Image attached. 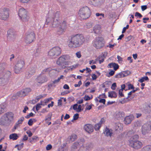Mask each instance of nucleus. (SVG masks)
Returning <instances> with one entry per match:
<instances>
[{
  "label": "nucleus",
  "mask_w": 151,
  "mask_h": 151,
  "mask_svg": "<svg viewBox=\"0 0 151 151\" xmlns=\"http://www.w3.org/2000/svg\"><path fill=\"white\" fill-rule=\"evenodd\" d=\"M58 17V13L50 12L48 13L46 22L47 24H49L50 27L58 28L61 22Z\"/></svg>",
  "instance_id": "obj_1"
},
{
  "label": "nucleus",
  "mask_w": 151,
  "mask_h": 151,
  "mask_svg": "<svg viewBox=\"0 0 151 151\" xmlns=\"http://www.w3.org/2000/svg\"><path fill=\"white\" fill-rule=\"evenodd\" d=\"M85 41L84 36L80 34L72 36L68 43V46L70 48H75L81 46Z\"/></svg>",
  "instance_id": "obj_2"
},
{
  "label": "nucleus",
  "mask_w": 151,
  "mask_h": 151,
  "mask_svg": "<svg viewBox=\"0 0 151 151\" xmlns=\"http://www.w3.org/2000/svg\"><path fill=\"white\" fill-rule=\"evenodd\" d=\"M80 146L78 151H89L91 147V144L88 142H83L81 140L75 142L72 146L73 149L77 148L78 146Z\"/></svg>",
  "instance_id": "obj_3"
},
{
  "label": "nucleus",
  "mask_w": 151,
  "mask_h": 151,
  "mask_svg": "<svg viewBox=\"0 0 151 151\" xmlns=\"http://www.w3.org/2000/svg\"><path fill=\"white\" fill-rule=\"evenodd\" d=\"M139 137L138 135H135L133 137L130 138L129 140V146L136 149L140 148L142 146V143L137 140Z\"/></svg>",
  "instance_id": "obj_4"
},
{
  "label": "nucleus",
  "mask_w": 151,
  "mask_h": 151,
  "mask_svg": "<svg viewBox=\"0 0 151 151\" xmlns=\"http://www.w3.org/2000/svg\"><path fill=\"white\" fill-rule=\"evenodd\" d=\"M90 12L87 6L81 8L78 13V15L82 19L88 18L90 16Z\"/></svg>",
  "instance_id": "obj_5"
},
{
  "label": "nucleus",
  "mask_w": 151,
  "mask_h": 151,
  "mask_svg": "<svg viewBox=\"0 0 151 151\" xmlns=\"http://www.w3.org/2000/svg\"><path fill=\"white\" fill-rule=\"evenodd\" d=\"M18 14L22 21L24 23L27 22L29 19L27 14V12L26 9L21 8L19 9Z\"/></svg>",
  "instance_id": "obj_6"
},
{
  "label": "nucleus",
  "mask_w": 151,
  "mask_h": 151,
  "mask_svg": "<svg viewBox=\"0 0 151 151\" xmlns=\"http://www.w3.org/2000/svg\"><path fill=\"white\" fill-rule=\"evenodd\" d=\"M35 39V35L33 31L28 32L25 34L24 42L26 43L30 44Z\"/></svg>",
  "instance_id": "obj_7"
},
{
  "label": "nucleus",
  "mask_w": 151,
  "mask_h": 151,
  "mask_svg": "<svg viewBox=\"0 0 151 151\" xmlns=\"http://www.w3.org/2000/svg\"><path fill=\"white\" fill-rule=\"evenodd\" d=\"M61 51V50L59 47H55L50 50L48 54L51 57L55 58L60 54Z\"/></svg>",
  "instance_id": "obj_8"
},
{
  "label": "nucleus",
  "mask_w": 151,
  "mask_h": 151,
  "mask_svg": "<svg viewBox=\"0 0 151 151\" xmlns=\"http://www.w3.org/2000/svg\"><path fill=\"white\" fill-rule=\"evenodd\" d=\"M68 56L63 55L60 57L56 61L57 64L59 65L62 68H64L68 62L66 61L67 60Z\"/></svg>",
  "instance_id": "obj_9"
},
{
  "label": "nucleus",
  "mask_w": 151,
  "mask_h": 151,
  "mask_svg": "<svg viewBox=\"0 0 151 151\" xmlns=\"http://www.w3.org/2000/svg\"><path fill=\"white\" fill-rule=\"evenodd\" d=\"M93 45L97 49H101L104 45V42L103 39L100 37L96 38L94 40Z\"/></svg>",
  "instance_id": "obj_10"
},
{
  "label": "nucleus",
  "mask_w": 151,
  "mask_h": 151,
  "mask_svg": "<svg viewBox=\"0 0 151 151\" xmlns=\"http://www.w3.org/2000/svg\"><path fill=\"white\" fill-rule=\"evenodd\" d=\"M24 65V62L23 60H18L15 65V72L16 73H19L22 71Z\"/></svg>",
  "instance_id": "obj_11"
},
{
  "label": "nucleus",
  "mask_w": 151,
  "mask_h": 151,
  "mask_svg": "<svg viewBox=\"0 0 151 151\" xmlns=\"http://www.w3.org/2000/svg\"><path fill=\"white\" fill-rule=\"evenodd\" d=\"M67 28V26L65 22H61L58 28V32L59 34H62L65 32Z\"/></svg>",
  "instance_id": "obj_12"
},
{
  "label": "nucleus",
  "mask_w": 151,
  "mask_h": 151,
  "mask_svg": "<svg viewBox=\"0 0 151 151\" xmlns=\"http://www.w3.org/2000/svg\"><path fill=\"white\" fill-rule=\"evenodd\" d=\"M150 125L149 124L146 123L143 124L141 128V132L143 135H145L148 133L150 131Z\"/></svg>",
  "instance_id": "obj_13"
},
{
  "label": "nucleus",
  "mask_w": 151,
  "mask_h": 151,
  "mask_svg": "<svg viewBox=\"0 0 151 151\" xmlns=\"http://www.w3.org/2000/svg\"><path fill=\"white\" fill-rule=\"evenodd\" d=\"M0 17L2 20H6L9 17V14L8 10L5 9H3L0 13Z\"/></svg>",
  "instance_id": "obj_14"
},
{
  "label": "nucleus",
  "mask_w": 151,
  "mask_h": 151,
  "mask_svg": "<svg viewBox=\"0 0 151 151\" xmlns=\"http://www.w3.org/2000/svg\"><path fill=\"white\" fill-rule=\"evenodd\" d=\"M104 0H89V3L95 6H100L103 4Z\"/></svg>",
  "instance_id": "obj_15"
},
{
  "label": "nucleus",
  "mask_w": 151,
  "mask_h": 151,
  "mask_svg": "<svg viewBox=\"0 0 151 151\" xmlns=\"http://www.w3.org/2000/svg\"><path fill=\"white\" fill-rule=\"evenodd\" d=\"M9 77L7 75H5L0 78V85L4 86L6 84L9 82Z\"/></svg>",
  "instance_id": "obj_16"
},
{
  "label": "nucleus",
  "mask_w": 151,
  "mask_h": 151,
  "mask_svg": "<svg viewBox=\"0 0 151 151\" xmlns=\"http://www.w3.org/2000/svg\"><path fill=\"white\" fill-rule=\"evenodd\" d=\"M16 37L14 31L12 29H9L7 32V37L8 39L13 40Z\"/></svg>",
  "instance_id": "obj_17"
},
{
  "label": "nucleus",
  "mask_w": 151,
  "mask_h": 151,
  "mask_svg": "<svg viewBox=\"0 0 151 151\" xmlns=\"http://www.w3.org/2000/svg\"><path fill=\"white\" fill-rule=\"evenodd\" d=\"M84 129L87 132L90 133L93 131V125L90 124H85L84 127Z\"/></svg>",
  "instance_id": "obj_18"
},
{
  "label": "nucleus",
  "mask_w": 151,
  "mask_h": 151,
  "mask_svg": "<svg viewBox=\"0 0 151 151\" xmlns=\"http://www.w3.org/2000/svg\"><path fill=\"white\" fill-rule=\"evenodd\" d=\"M47 81V79L45 76H40L36 79V82L38 83L42 84Z\"/></svg>",
  "instance_id": "obj_19"
},
{
  "label": "nucleus",
  "mask_w": 151,
  "mask_h": 151,
  "mask_svg": "<svg viewBox=\"0 0 151 151\" xmlns=\"http://www.w3.org/2000/svg\"><path fill=\"white\" fill-rule=\"evenodd\" d=\"M9 123L12 121L14 119V114L12 112H8L4 114Z\"/></svg>",
  "instance_id": "obj_20"
},
{
  "label": "nucleus",
  "mask_w": 151,
  "mask_h": 151,
  "mask_svg": "<svg viewBox=\"0 0 151 151\" xmlns=\"http://www.w3.org/2000/svg\"><path fill=\"white\" fill-rule=\"evenodd\" d=\"M9 123L6 116L4 114L0 118V124L1 125H5Z\"/></svg>",
  "instance_id": "obj_21"
},
{
  "label": "nucleus",
  "mask_w": 151,
  "mask_h": 151,
  "mask_svg": "<svg viewBox=\"0 0 151 151\" xmlns=\"http://www.w3.org/2000/svg\"><path fill=\"white\" fill-rule=\"evenodd\" d=\"M123 129V125L122 124L118 122L115 124V130L119 132H121L122 131Z\"/></svg>",
  "instance_id": "obj_22"
},
{
  "label": "nucleus",
  "mask_w": 151,
  "mask_h": 151,
  "mask_svg": "<svg viewBox=\"0 0 151 151\" xmlns=\"http://www.w3.org/2000/svg\"><path fill=\"white\" fill-rule=\"evenodd\" d=\"M134 119V116L132 115L127 116L124 118V123L126 124H128L131 122V121Z\"/></svg>",
  "instance_id": "obj_23"
},
{
  "label": "nucleus",
  "mask_w": 151,
  "mask_h": 151,
  "mask_svg": "<svg viewBox=\"0 0 151 151\" xmlns=\"http://www.w3.org/2000/svg\"><path fill=\"white\" fill-rule=\"evenodd\" d=\"M104 133L107 136H111L112 133V130L111 129L106 127L104 131Z\"/></svg>",
  "instance_id": "obj_24"
},
{
  "label": "nucleus",
  "mask_w": 151,
  "mask_h": 151,
  "mask_svg": "<svg viewBox=\"0 0 151 151\" xmlns=\"http://www.w3.org/2000/svg\"><path fill=\"white\" fill-rule=\"evenodd\" d=\"M101 30V27L100 25L97 24L93 28V30L96 33H99Z\"/></svg>",
  "instance_id": "obj_25"
},
{
  "label": "nucleus",
  "mask_w": 151,
  "mask_h": 151,
  "mask_svg": "<svg viewBox=\"0 0 151 151\" xmlns=\"http://www.w3.org/2000/svg\"><path fill=\"white\" fill-rule=\"evenodd\" d=\"M31 91V89L29 88H27L24 89L23 91L21 92V93L22 94L23 96L26 95L28 93Z\"/></svg>",
  "instance_id": "obj_26"
},
{
  "label": "nucleus",
  "mask_w": 151,
  "mask_h": 151,
  "mask_svg": "<svg viewBox=\"0 0 151 151\" xmlns=\"http://www.w3.org/2000/svg\"><path fill=\"white\" fill-rule=\"evenodd\" d=\"M108 96L111 98H116L117 94L115 91H111L108 93Z\"/></svg>",
  "instance_id": "obj_27"
},
{
  "label": "nucleus",
  "mask_w": 151,
  "mask_h": 151,
  "mask_svg": "<svg viewBox=\"0 0 151 151\" xmlns=\"http://www.w3.org/2000/svg\"><path fill=\"white\" fill-rule=\"evenodd\" d=\"M18 137V136L17 134L13 133L10 134L9 136L10 139H12L13 140L17 139Z\"/></svg>",
  "instance_id": "obj_28"
},
{
  "label": "nucleus",
  "mask_w": 151,
  "mask_h": 151,
  "mask_svg": "<svg viewBox=\"0 0 151 151\" xmlns=\"http://www.w3.org/2000/svg\"><path fill=\"white\" fill-rule=\"evenodd\" d=\"M142 151H151V145H148L144 147L142 149Z\"/></svg>",
  "instance_id": "obj_29"
},
{
  "label": "nucleus",
  "mask_w": 151,
  "mask_h": 151,
  "mask_svg": "<svg viewBox=\"0 0 151 151\" xmlns=\"http://www.w3.org/2000/svg\"><path fill=\"white\" fill-rule=\"evenodd\" d=\"M134 134V132L133 131V130H130L127 133V135L129 137H133Z\"/></svg>",
  "instance_id": "obj_30"
},
{
  "label": "nucleus",
  "mask_w": 151,
  "mask_h": 151,
  "mask_svg": "<svg viewBox=\"0 0 151 151\" xmlns=\"http://www.w3.org/2000/svg\"><path fill=\"white\" fill-rule=\"evenodd\" d=\"M85 106H86L85 110L86 111L87 110H89L91 109L92 106H93V105L92 104L88 105V103H86Z\"/></svg>",
  "instance_id": "obj_31"
},
{
  "label": "nucleus",
  "mask_w": 151,
  "mask_h": 151,
  "mask_svg": "<svg viewBox=\"0 0 151 151\" xmlns=\"http://www.w3.org/2000/svg\"><path fill=\"white\" fill-rule=\"evenodd\" d=\"M101 57H99L97 58L95 60H92L89 61V63L90 64H96V62L98 60H99L101 58Z\"/></svg>",
  "instance_id": "obj_32"
},
{
  "label": "nucleus",
  "mask_w": 151,
  "mask_h": 151,
  "mask_svg": "<svg viewBox=\"0 0 151 151\" xmlns=\"http://www.w3.org/2000/svg\"><path fill=\"white\" fill-rule=\"evenodd\" d=\"M5 65L4 63H2L0 64V76L2 73L3 70L4 69Z\"/></svg>",
  "instance_id": "obj_33"
},
{
  "label": "nucleus",
  "mask_w": 151,
  "mask_h": 151,
  "mask_svg": "<svg viewBox=\"0 0 151 151\" xmlns=\"http://www.w3.org/2000/svg\"><path fill=\"white\" fill-rule=\"evenodd\" d=\"M77 138V136L75 134H72L70 137V140L71 142L74 141Z\"/></svg>",
  "instance_id": "obj_34"
},
{
  "label": "nucleus",
  "mask_w": 151,
  "mask_h": 151,
  "mask_svg": "<svg viewBox=\"0 0 151 151\" xmlns=\"http://www.w3.org/2000/svg\"><path fill=\"white\" fill-rule=\"evenodd\" d=\"M148 80L149 78L147 76H144L139 80L138 81L142 83L145 81H148Z\"/></svg>",
  "instance_id": "obj_35"
},
{
  "label": "nucleus",
  "mask_w": 151,
  "mask_h": 151,
  "mask_svg": "<svg viewBox=\"0 0 151 151\" xmlns=\"http://www.w3.org/2000/svg\"><path fill=\"white\" fill-rule=\"evenodd\" d=\"M125 76V74L122 73H120L116 74L115 76V77L116 78H119L121 77H124Z\"/></svg>",
  "instance_id": "obj_36"
},
{
  "label": "nucleus",
  "mask_w": 151,
  "mask_h": 151,
  "mask_svg": "<svg viewBox=\"0 0 151 151\" xmlns=\"http://www.w3.org/2000/svg\"><path fill=\"white\" fill-rule=\"evenodd\" d=\"M141 125V123L140 121H138L134 123V126L137 128L139 127Z\"/></svg>",
  "instance_id": "obj_37"
},
{
  "label": "nucleus",
  "mask_w": 151,
  "mask_h": 151,
  "mask_svg": "<svg viewBox=\"0 0 151 151\" xmlns=\"http://www.w3.org/2000/svg\"><path fill=\"white\" fill-rule=\"evenodd\" d=\"M77 66L78 65H74L68 67V70H72L75 69Z\"/></svg>",
  "instance_id": "obj_38"
},
{
  "label": "nucleus",
  "mask_w": 151,
  "mask_h": 151,
  "mask_svg": "<svg viewBox=\"0 0 151 151\" xmlns=\"http://www.w3.org/2000/svg\"><path fill=\"white\" fill-rule=\"evenodd\" d=\"M92 26V24L91 22H88L86 23L85 27L87 29H90L91 28Z\"/></svg>",
  "instance_id": "obj_39"
},
{
  "label": "nucleus",
  "mask_w": 151,
  "mask_h": 151,
  "mask_svg": "<svg viewBox=\"0 0 151 151\" xmlns=\"http://www.w3.org/2000/svg\"><path fill=\"white\" fill-rule=\"evenodd\" d=\"M52 98H49L47 99H45L43 101H41V103L42 104L43 103H45V104H47L48 103V102L50 100L52 99Z\"/></svg>",
  "instance_id": "obj_40"
},
{
  "label": "nucleus",
  "mask_w": 151,
  "mask_h": 151,
  "mask_svg": "<svg viewBox=\"0 0 151 151\" xmlns=\"http://www.w3.org/2000/svg\"><path fill=\"white\" fill-rule=\"evenodd\" d=\"M126 84L128 86L129 89H133L134 88L133 86L131 83H126Z\"/></svg>",
  "instance_id": "obj_41"
},
{
  "label": "nucleus",
  "mask_w": 151,
  "mask_h": 151,
  "mask_svg": "<svg viewBox=\"0 0 151 151\" xmlns=\"http://www.w3.org/2000/svg\"><path fill=\"white\" fill-rule=\"evenodd\" d=\"M35 119H30L28 122V124L29 126H31L33 124V122L35 121Z\"/></svg>",
  "instance_id": "obj_42"
},
{
  "label": "nucleus",
  "mask_w": 151,
  "mask_h": 151,
  "mask_svg": "<svg viewBox=\"0 0 151 151\" xmlns=\"http://www.w3.org/2000/svg\"><path fill=\"white\" fill-rule=\"evenodd\" d=\"M43 104L41 102V104L38 103V104L36 106V109L37 111H38V110L41 108V106Z\"/></svg>",
  "instance_id": "obj_43"
},
{
  "label": "nucleus",
  "mask_w": 151,
  "mask_h": 151,
  "mask_svg": "<svg viewBox=\"0 0 151 151\" xmlns=\"http://www.w3.org/2000/svg\"><path fill=\"white\" fill-rule=\"evenodd\" d=\"M101 127V125H100V124L99 123L95 125L94 129L96 130H98L100 129Z\"/></svg>",
  "instance_id": "obj_44"
},
{
  "label": "nucleus",
  "mask_w": 151,
  "mask_h": 151,
  "mask_svg": "<svg viewBox=\"0 0 151 151\" xmlns=\"http://www.w3.org/2000/svg\"><path fill=\"white\" fill-rule=\"evenodd\" d=\"M5 107L3 105H0V114L3 113L4 112Z\"/></svg>",
  "instance_id": "obj_45"
},
{
  "label": "nucleus",
  "mask_w": 151,
  "mask_h": 151,
  "mask_svg": "<svg viewBox=\"0 0 151 151\" xmlns=\"http://www.w3.org/2000/svg\"><path fill=\"white\" fill-rule=\"evenodd\" d=\"M83 110V109L82 108V106L81 105H78L77 111V112H79Z\"/></svg>",
  "instance_id": "obj_46"
},
{
  "label": "nucleus",
  "mask_w": 151,
  "mask_h": 151,
  "mask_svg": "<svg viewBox=\"0 0 151 151\" xmlns=\"http://www.w3.org/2000/svg\"><path fill=\"white\" fill-rule=\"evenodd\" d=\"M24 118L23 117H21L20 119L18 120L17 123L19 124H21L22 122L24 121Z\"/></svg>",
  "instance_id": "obj_47"
},
{
  "label": "nucleus",
  "mask_w": 151,
  "mask_h": 151,
  "mask_svg": "<svg viewBox=\"0 0 151 151\" xmlns=\"http://www.w3.org/2000/svg\"><path fill=\"white\" fill-rule=\"evenodd\" d=\"M52 146L51 144H48L46 147V150H50L52 149Z\"/></svg>",
  "instance_id": "obj_48"
},
{
  "label": "nucleus",
  "mask_w": 151,
  "mask_h": 151,
  "mask_svg": "<svg viewBox=\"0 0 151 151\" xmlns=\"http://www.w3.org/2000/svg\"><path fill=\"white\" fill-rule=\"evenodd\" d=\"M84 99L85 101H87L90 100V98L88 96L86 95L84 96Z\"/></svg>",
  "instance_id": "obj_49"
},
{
  "label": "nucleus",
  "mask_w": 151,
  "mask_h": 151,
  "mask_svg": "<svg viewBox=\"0 0 151 151\" xmlns=\"http://www.w3.org/2000/svg\"><path fill=\"white\" fill-rule=\"evenodd\" d=\"M35 72V70L34 68L30 69L29 71V73L31 75H32Z\"/></svg>",
  "instance_id": "obj_50"
},
{
  "label": "nucleus",
  "mask_w": 151,
  "mask_h": 151,
  "mask_svg": "<svg viewBox=\"0 0 151 151\" xmlns=\"http://www.w3.org/2000/svg\"><path fill=\"white\" fill-rule=\"evenodd\" d=\"M129 25L127 24V25L126 27H124L123 29L122 32V33H123L125 32L127 29L129 28Z\"/></svg>",
  "instance_id": "obj_51"
},
{
  "label": "nucleus",
  "mask_w": 151,
  "mask_h": 151,
  "mask_svg": "<svg viewBox=\"0 0 151 151\" xmlns=\"http://www.w3.org/2000/svg\"><path fill=\"white\" fill-rule=\"evenodd\" d=\"M78 105L77 104H74L73 106V109L75 110L77 112V108H78Z\"/></svg>",
  "instance_id": "obj_52"
},
{
  "label": "nucleus",
  "mask_w": 151,
  "mask_h": 151,
  "mask_svg": "<svg viewBox=\"0 0 151 151\" xmlns=\"http://www.w3.org/2000/svg\"><path fill=\"white\" fill-rule=\"evenodd\" d=\"M76 57L78 58H80L81 56V53L80 52H76Z\"/></svg>",
  "instance_id": "obj_53"
},
{
  "label": "nucleus",
  "mask_w": 151,
  "mask_h": 151,
  "mask_svg": "<svg viewBox=\"0 0 151 151\" xmlns=\"http://www.w3.org/2000/svg\"><path fill=\"white\" fill-rule=\"evenodd\" d=\"M79 114H75L73 116V119L74 120H76L77 119L78 117Z\"/></svg>",
  "instance_id": "obj_54"
},
{
  "label": "nucleus",
  "mask_w": 151,
  "mask_h": 151,
  "mask_svg": "<svg viewBox=\"0 0 151 151\" xmlns=\"http://www.w3.org/2000/svg\"><path fill=\"white\" fill-rule=\"evenodd\" d=\"M82 84L81 81H80L78 82V84H76L74 85L75 87H80Z\"/></svg>",
  "instance_id": "obj_55"
},
{
  "label": "nucleus",
  "mask_w": 151,
  "mask_h": 151,
  "mask_svg": "<svg viewBox=\"0 0 151 151\" xmlns=\"http://www.w3.org/2000/svg\"><path fill=\"white\" fill-rule=\"evenodd\" d=\"M113 66L114 67H113V68H114V69L115 70H116L119 68V66L118 65V64H116L115 63H114V65Z\"/></svg>",
  "instance_id": "obj_56"
},
{
  "label": "nucleus",
  "mask_w": 151,
  "mask_h": 151,
  "mask_svg": "<svg viewBox=\"0 0 151 151\" xmlns=\"http://www.w3.org/2000/svg\"><path fill=\"white\" fill-rule=\"evenodd\" d=\"M116 86V83H114L112 84L111 86V88L112 90H114L115 89Z\"/></svg>",
  "instance_id": "obj_57"
},
{
  "label": "nucleus",
  "mask_w": 151,
  "mask_h": 151,
  "mask_svg": "<svg viewBox=\"0 0 151 151\" xmlns=\"http://www.w3.org/2000/svg\"><path fill=\"white\" fill-rule=\"evenodd\" d=\"M91 76H92V79L93 80H96L97 78V76L94 74H92Z\"/></svg>",
  "instance_id": "obj_58"
},
{
  "label": "nucleus",
  "mask_w": 151,
  "mask_h": 151,
  "mask_svg": "<svg viewBox=\"0 0 151 151\" xmlns=\"http://www.w3.org/2000/svg\"><path fill=\"white\" fill-rule=\"evenodd\" d=\"M135 15V16L139 17V18L142 17V15L140 13L138 12H136Z\"/></svg>",
  "instance_id": "obj_59"
},
{
  "label": "nucleus",
  "mask_w": 151,
  "mask_h": 151,
  "mask_svg": "<svg viewBox=\"0 0 151 151\" xmlns=\"http://www.w3.org/2000/svg\"><path fill=\"white\" fill-rule=\"evenodd\" d=\"M99 102L100 103H102L103 104H105L106 100L104 99H101L99 100Z\"/></svg>",
  "instance_id": "obj_60"
},
{
  "label": "nucleus",
  "mask_w": 151,
  "mask_h": 151,
  "mask_svg": "<svg viewBox=\"0 0 151 151\" xmlns=\"http://www.w3.org/2000/svg\"><path fill=\"white\" fill-rule=\"evenodd\" d=\"M123 90L122 89H120L119 91V95L121 97L123 96L124 95L122 93Z\"/></svg>",
  "instance_id": "obj_61"
},
{
  "label": "nucleus",
  "mask_w": 151,
  "mask_h": 151,
  "mask_svg": "<svg viewBox=\"0 0 151 151\" xmlns=\"http://www.w3.org/2000/svg\"><path fill=\"white\" fill-rule=\"evenodd\" d=\"M17 147H17V149L18 150H21L22 148V146H20L19 145H16L15 146V148H16Z\"/></svg>",
  "instance_id": "obj_62"
},
{
  "label": "nucleus",
  "mask_w": 151,
  "mask_h": 151,
  "mask_svg": "<svg viewBox=\"0 0 151 151\" xmlns=\"http://www.w3.org/2000/svg\"><path fill=\"white\" fill-rule=\"evenodd\" d=\"M26 133L28 135V136L29 137H31L32 135V132L29 130L27 131Z\"/></svg>",
  "instance_id": "obj_63"
},
{
  "label": "nucleus",
  "mask_w": 151,
  "mask_h": 151,
  "mask_svg": "<svg viewBox=\"0 0 151 151\" xmlns=\"http://www.w3.org/2000/svg\"><path fill=\"white\" fill-rule=\"evenodd\" d=\"M147 8V7L146 5H143L141 6V9L142 11L145 10Z\"/></svg>",
  "instance_id": "obj_64"
}]
</instances>
